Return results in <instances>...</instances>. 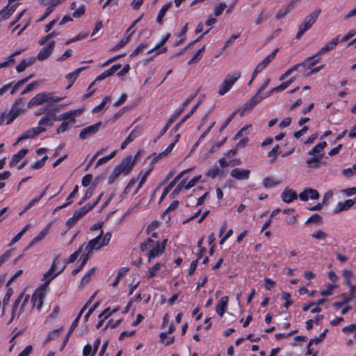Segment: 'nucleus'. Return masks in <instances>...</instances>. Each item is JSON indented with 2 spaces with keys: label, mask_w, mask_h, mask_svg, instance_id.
Here are the masks:
<instances>
[{
  "label": "nucleus",
  "mask_w": 356,
  "mask_h": 356,
  "mask_svg": "<svg viewBox=\"0 0 356 356\" xmlns=\"http://www.w3.org/2000/svg\"><path fill=\"white\" fill-rule=\"evenodd\" d=\"M64 99V97H58L52 92H42L34 96L29 102L28 106L42 105L44 103H56Z\"/></svg>",
  "instance_id": "obj_1"
},
{
  "label": "nucleus",
  "mask_w": 356,
  "mask_h": 356,
  "mask_svg": "<svg viewBox=\"0 0 356 356\" xmlns=\"http://www.w3.org/2000/svg\"><path fill=\"white\" fill-rule=\"evenodd\" d=\"M111 238L110 232L106 233L103 235V231L101 230L100 234L95 238L90 240L86 247V250L90 253L93 250H99L101 248L107 245Z\"/></svg>",
  "instance_id": "obj_2"
},
{
  "label": "nucleus",
  "mask_w": 356,
  "mask_h": 356,
  "mask_svg": "<svg viewBox=\"0 0 356 356\" xmlns=\"http://www.w3.org/2000/svg\"><path fill=\"white\" fill-rule=\"evenodd\" d=\"M277 92L280 91L278 90V87L277 86L271 88L268 92L266 93H262L261 95L255 94L252 98H250L243 105L242 111L241 113H240L241 115L243 116L247 111L251 110L255 105L259 104L261 100L273 95L274 92Z\"/></svg>",
  "instance_id": "obj_3"
},
{
  "label": "nucleus",
  "mask_w": 356,
  "mask_h": 356,
  "mask_svg": "<svg viewBox=\"0 0 356 356\" xmlns=\"http://www.w3.org/2000/svg\"><path fill=\"white\" fill-rule=\"evenodd\" d=\"M320 13L321 10H316L304 19L303 22L299 26L296 39L299 40L304 33L312 26L316 22Z\"/></svg>",
  "instance_id": "obj_4"
},
{
  "label": "nucleus",
  "mask_w": 356,
  "mask_h": 356,
  "mask_svg": "<svg viewBox=\"0 0 356 356\" xmlns=\"http://www.w3.org/2000/svg\"><path fill=\"white\" fill-rule=\"evenodd\" d=\"M241 72H236L234 74H230L226 76L224 81L219 86L218 95H223L227 93L235 83V82L240 78Z\"/></svg>",
  "instance_id": "obj_5"
},
{
  "label": "nucleus",
  "mask_w": 356,
  "mask_h": 356,
  "mask_svg": "<svg viewBox=\"0 0 356 356\" xmlns=\"http://www.w3.org/2000/svg\"><path fill=\"white\" fill-rule=\"evenodd\" d=\"M136 160V156L135 157H133L132 156H128L124 158L122 162L118 165H117L116 168L120 170V172L122 174L124 173L127 175L134 168Z\"/></svg>",
  "instance_id": "obj_6"
},
{
  "label": "nucleus",
  "mask_w": 356,
  "mask_h": 356,
  "mask_svg": "<svg viewBox=\"0 0 356 356\" xmlns=\"http://www.w3.org/2000/svg\"><path fill=\"white\" fill-rule=\"evenodd\" d=\"M82 113L81 109L78 110H71L70 111L63 113L58 116H56L57 121H63L65 123L74 124L76 122L75 117L80 115Z\"/></svg>",
  "instance_id": "obj_7"
},
{
  "label": "nucleus",
  "mask_w": 356,
  "mask_h": 356,
  "mask_svg": "<svg viewBox=\"0 0 356 356\" xmlns=\"http://www.w3.org/2000/svg\"><path fill=\"white\" fill-rule=\"evenodd\" d=\"M102 123L101 122L95 124L88 126L83 128L79 133V138L81 140H85L88 137L96 134L101 128Z\"/></svg>",
  "instance_id": "obj_8"
},
{
  "label": "nucleus",
  "mask_w": 356,
  "mask_h": 356,
  "mask_svg": "<svg viewBox=\"0 0 356 356\" xmlns=\"http://www.w3.org/2000/svg\"><path fill=\"white\" fill-rule=\"evenodd\" d=\"M46 131V129L44 127H38L35 128H31L28 129L25 133L19 136L16 142V143H19L21 140L28 139V138H32L38 134H40L42 132H44Z\"/></svg>",
  "instance_id": "obj_9"
},
{
  "label": "nucleus",
  "mask_w": 356,
  "mask_h": 356,
  "mask_svg": "<svg viewBox=\"0 0 356 356\" xmlns=\"http://www.w3.org/2000/svg\"><path fill=\"white\" fill-rule=\"evenodd\" d=\"M121 67V65L120 64H115L114 65H113L111 68H109L108 70L104 71L102 74H101L100 75H99L96 79L95 80L92 82L90 85V86L88 87V90H89L92 86L97 81H102L104 80V79L108 77V76H112L116 71H118L120 68Z\"/></svg>",
  "instance_id": "obj_10"
},
{
  "label": "nucleus",
  "mask_w": 356,
  "mask_h": 356,
  "mask_svg": "<svg viewBox=\"0 0 356 356\" xmlns=\"http://www.w3.org/2000/svg\"><path fill=\"white\" fill-rule=\"evenodd\" d=\"M197 92L192 95L189 97L185 102H184L175 111L174 114L169 119L170 123H173L177 118L180 115V114L185 110V108L188 106V104L191 102V101L196 97Z\"/></svg>",
  "instance_id": "obj_11"
},
{
  "label": "nucleus",
  "mask_w": 356,
  "mask_h": 356,
  "mask_svg": "<svg viewBox=\"0 0 356 356\" xmlns=\"http://www.w3.org/2000/svg\"><path fill=\"white\" fill-rule=\"evenodd\" d=\"M55 47V41L51 40L48 42L47 46L42 48L39 51L37 59L39 60H44L47 59L52 53Z\"/></svg>",
  "instance_id": "obj_12"
},
{
  "label": "nucleus",
  "mask_w": 356,
  "mask_h": 356,
  "mask_svg": "<svg viewBox=\"0 0 356 356\" xmlns=\"http://www.w3.org/2000/svg\"><path fill=\"white\" fill-rule=\"evenodd\" d=\"M319 197L318 192L313 188H307L299 194V197L302 201H307L309 198L318 200Z\"/></svg>",
  "instance_id": "obj_13"
},
{
  "label": "nucleus",
  "mask_w": 356,
  "mask_h": 356,
  "mask_svg": "<svg viewBox=\"0 0 356 356\" xmlns=\"http://www.w3.org/2000/svg\"><path fill=\"white\" fill-rule=\"evenodd\" d=\"M339 42V35L332 38L330 42L326 43L320 50L316 53V56L324 54L328 51L333 50Z\"/></svg>",
  "instance_id": "obj_14"
},
{
  "label": "nucleus",
  "mask_w": 356,
  "mask_h": 356,
  "mask_svg": "<svg viewBox=\"0 0 356 356\" xmlns=\"http://www.w3.org/2000/svg\"><path fill=\"white\" fill-rule=\"evenodd\" d=\"M299 195L297 193L289 188H286L281 194L282 200L285 203H290L296 200Z\"/></svg>",
  "instance_id": "obj_15"
},
{
  "label": "nucleus",
  "mask_w": 356,
  "mask_h": 356,
  "mask_svg": "<svg viewBox=\"0 0 356 356\" xmlns=\"http://www.w3.org/2000/svg\"><path fill=\"white\" fill-rule=\"evenodd\" d=\"M250 171L243 168H234L231 171V176L238 180L248 179L250 177Z\"/></svg>",
  "instance_id": "obj_16"
},
{
  "label": "nucleus",
  "mask_w": 356,
  "mask_h": 356,
  "mask_svg": "<svg viewBox=\"0 0 356 356\" xmlns=\"http://www.w3.org/2000/svg\"><path fill=\"white\" fill-rule=\"evenodd\" d=\"M54 121H57L55 113L53 112H48L40 120L38 124L42 127H51Z\"/></svg>",
  "instance_id": "obj_17"
},
{
  "label": "nucleus",
  "mask_w": 356,
  "mask_h": 356,
  "mask_svg": "<svg viewBox=\"0 0 356 356\" xmlns=\"http://www.w3.org/2000/svg\"><path fill=\"white\" fill-rule=\"evenodd\" d=\"M44 297V293L42 290L35 291L31 299L33 307H36L38 309H40L43 304Z\"/></svg>",
  "instance_id": "obj_18"
},
{
  "label": "nucleus",
  "mask_w": 356,
  "mask_h": 356,
  "mask_svg": "<svg viewBox=\"0 0 356 356\" xmlns=\"http://www.w3.org/2000/svg\"><path fill=\"white\" fill-rule=\"evenodd\" d=\"M163 252V247H160L159 241H156L154 245L147 253L148 262H150L153 258L161 255Z\"/></svg>",
  "instance_id": "obj_19"
},
{
  "label": "nucleus",
  "mask_w": 356,
  "mask_h": 356,
  "mask_svg": "<svg viewBox=\"0 0 356 356\" xmlns=\"http://www.w3.org/2000/svg\"><path fill=\"white\" fill-rule=\"evenodd\" d=\"M356 203V197L354 198V200H347L343 202H339L337 205V207L334 209V213H340L343 211H346L349 209L351 207L354 205V204Z\"/></svg>",
  "instance_id": "obj_20"
},
{
  "label": "nucleus",
  "mask_w": 356,
  "mask_h": 356,
  "mask_svg": "<svg viewBox=\"0 0 356 356\" xmlns=\"http://www.w3.org/2000/svg\"><path fill=\"white\" fill-rule=\"evenodd\" d=\"M190 170H184L177 175L174 179L164 188L160 201H162L163 198L168 195L170 191L175 186V185L179 181L184 174Z\"/></svg>",
  "instance_id": "obj_21"
},
{
  "label": "nucleus",
  "mask_w": 356,
  "mask_h": 356,
  "mask_svg": "<svg viewBox=\"0 0 356 356\" xmlns=\"http://www.w3.org/2000/svg\"><path fill=\"white\" fill-rule=\"evenodd\" d=\"M228 300L229 298L227 296H223L218 302L216 307V312L219 316H222L225 314V309L228 305Z\"/></svg>",
  "instance_id": "obj_22"
},
{
  "label": "nucleus",
  "mask_w": 356,
  "mask_h": 356,
  "mask_svg": "<svg viewBox=\"0 0 356 356\" xmlns=\"http://www.w3.org/2000/svg\"><path fill=\"white\" fill-rule=\"evenodd\" d=\"M278 51L279 49L277 48L275 49L270 54L262 60L257 67L261 71L275 58Z\"/></svg>",
  "instance_id": "obj_23"
},
{
  "label": "nucleus",
  "mask_w": 356,
  "mask_h": 356,
  "mask_svg": "<svg viewBox=\"0 0 356 356\" xmlns=\"http://www.w3.org/2000/svg\"><path fill=\"white\" fill-rule=\"evenodd\" d=\"M327 146V143L325 141L321 142L318 143L315 147H314L309 152L308 154L309 155H315V154H319L321 158L323 155V150L325 147Z\"/></svg>",
  "instance_id": "obj_24"
},
{
  "label": "nucleus",
  "mask_w": 356,
  "mask_h": 356,
  "mask_svg": "<svg viewBox=\"0 0 356 356\" xmlns=\"http://www.w3.org/2000/svg\"><path fill=\"white\" fill-rule=\"evenodd\" d=\"M65 268L63 266L60 270L56 273L52 272L50 269H49L43 275V280L44 281V285L47 286L49 282L58 275H59Z\"/></svg>",
  "instance_id": "obj_25"
},
{
  "label": "nucleus",
  "mask_w": 356,
  "mask_h": 356,
  "mask_svg": "<svg viewBox=\"0 0 356 356\" xmlns=\"http://www.w3.org/2000/svg\"><path fill=\"white\" fill-rule=\"evenodd\" d=\"M311 158L306 160V163L310 168H318L321 166V156L319 154L312 155Z\"/></svg>",
  "instance_id": "obj_26"
},
{
  "label": "nucleus",
  "mask_w": 356,
  "mask_h": 356,
  "mask_svg": "<svg viewBox=\"0 0 356 356\" xmlns=\"http://www.w3.org/2000/svg\"><path fill=\"white\" fill-rule=\"evenodd\" d=\"M81 315H82V311H80L78 316H76V318L72 322V323L70 326V328L65 337V339H64L63 343V347H64L67 344L72 332L75 329V327L77 326Z\"/></svg>",
  "instance_id": "obj_27"
},
{
  "label": "nucleus",
  "mask_w": 356,
  "mask_h": 356,
  "mask_svg": "<svg viewBox=\"0 0 356 356\" xmlns=\"http://www.w3.org/2000/svg\"><path fill=\"white\" fill-rule=\"evenodd\" d=\"M28 149H22L17 154H14L12 157V159L10 162V166H14L17 163L19 162L21 159H22L25 155L27 154Z\"/></svg>",
  "instance_id": "obj_28"
},
{
  "label": "nucleus",
  "mask_w": 356,
  "mask_h": 356,
  "mask_svg": "<svg viewBox=\"0 0 356 356\" xmlns=\"http://www.w3.org/2000/svg\"><path fill=\"white\" fill-rule=\"evenodd\" d=\"M225 172L224 170L218 167H215L208 170L207 172L206 173V175L207 177L214 179L217 176L223 177L225 176Z\"/></svg>",
  "instance_id": "obj_29"
},
{
  "label": "nucleus",
  "mask_w": 356,
  "mask_h": 356,
  "mask_svg": "<svg viewBox=\"0 0 356 356\" xmlns=\"http://www.w3.org/2000/svg\"><path fill=\"white\" fill-rule=\"evenodd\" d=\"M172 3L170 1L163 6L156 17V22L159 24H162L163 18L165 16L166 12L172 7Z\"/></svg>",
  "instance_id": "obj_30"
},
{
  "label": "nucleus",
  "mask_w": 356,
  "mask_h": 356,
  "mask_svg": "<svg viewBox=\"0 0 356 356\" xmlns=\"http://www.w3.org/2000/svg\"><path fill=\"white\" fill-rule=\"evenodd\" d=\"M91 209L92 207H90V204H86L83 207L79 208L74 212V217H76L78 219H79Z\"/></svg>",
  "instance_id": "obj_31"
},
{
  "label": "nucleus",
  "mask_w": 356,
  "mask_h": 356,
  "mask_svg": "<svg viewBox=\"0 0 356 356\" xmlns=\"http://www.w3.org/2000/svg\"><path fill=\"white\" fill-rule=\"evenodd\" d=\"M281 181L273 177H266L263 180V185L265 188H273L280 184Z\"/></svg>",
  "instance_id": "obj_32"
},
{
  "label": "nucleus",
  "mask_w": 356,
  "mask_h": 356,
  "mask_svg": "<svg viewBox=\"0 0 356 356\" xmlns=\"http://www.w3.org/2000/svg\"><path fill=\"white\" fill-rule=\"evenodd\" d=\"M86 67H80V68H78L76 69L74 72H72V73H70L68 74L67 76H66V78L70 81V84L68 86L67 88H69L72 84L75 81L76 79L77 78L79 72L84 70Z\"/></svg>",
  "instance_id": "obj_33"
},
{
  "label": "nucleus",
  "mask_w": 356,
  "mask_h": 356,
  "mask_svg": "<svg viewBox=\"0 0 356 356\" xmlns=\"http://www.w3.org/2000/svg\"><path fill=\"white\" fill-rule=\"evenodd\" d=\"M49 232V226L45 227L31 242L30 245L43 239Z\"/></svg>",
  "instance_id": "obj_34"
},
{
  "label": "nucleus",
  "mask_w": 356,
  "mask_h": 356,
  "mask_svg": "<svg viewBox=\"0 0 356 356\" xmlns=\"http://www.w3.org/2000/svg\"><path fill=\"white\" fill-rule=\"evenodd\" d=\"M95 268H90L82 277L81 280V284L85 285L88 284L90 281L91 277L95 275Z\"/></svg>",
  "instance_id": "obj_35"
},
{
  "label": "nucleus",
  "mask_w": 356,
  "mask_h": 356,
  "mask_svg": "<svg viewBox=\"0 0 356 356\" xmlns=\"http://www.w3.org/2000/svg\"><path fill=\"white\" fill-rule=\"evenodd\" d=\"M23 298H24V293H22L17 297V298L15 300V302H14V304L13 305V307H12V316H11V318H10L9 323L12 322L13 320L14 319L15 314V312H16L17 309L18 307V305H19V303L22 301Z\"/></svg>",
  "instance_id": "obj_36"
},
{
  "label": "nucleus",
  "mask_w": 356,
  "mask_h": 356,
  "mask_svg": "<svg viewBox=\"0 0 356 356\" xmlns=\"http://www.w3.org/2000/svg\"><path fill=\"white\" fill-rule=\"evenodd\" d=\"M163 266V264L161 263H156V264H154L152 267H151L149 269L147 277L152 278L154 277L156 275L157 272Z\"/></svg>",
  "instance_id": "obj_37"
},
{
  "label": "nucleus",
  "mask_w": 356,
  "mask_h": 356,
  "mask_svg": "<svg viewBox=\"0 0 356 356\" xmlns=\"http://www.w3.org/2000/svg\"><path fill=\"white\" fill-rule=\"evenodd\" d=\"M116 154V152L115 151H113V152H111L108 156H104L102 158H100L96 163L95 164V168H98L99 166L106 163V162H108L109 160H111V159H113L115 155Z\"/></svg>",
  "instance_id": "obj_38"
},
{
  "label": "nucleus",
  "mask_w": 356,
  "mask_h": 356,
  "mask_svg": "<svg viewBox=\"0 0 356 356\" xmlns=\"http://www.w3.org/2000/svg\"><path fill=\"white\" fill-rule=\"evenodd\" d=\"M142 133V129L140 127H136L130 133L129 136L126 138L127 141L129 143L134 140L138 136H139Z\"/></svg>",
  "instance_id": "obj_39"
},
{
  "label": "nucleus",
  "mask_w": 356,
  "mask_h": 356,
  "mask_svg": "<svg viewBox=\"0 0 356 356\" xmlns=\"http://www.w3.org/2000/svg\"><path fill=\"white\" fill-rule=\"evenodd\" d=\"M32 77V75L26 77V78H24L19 81H17L15 85L12 88V90L10 91V93L12 95L15 94L17 90L22 87L25 83H26Z\"/></svg>",
  "instance_id": "obj_40"
},
{
  "label": "nucleus",
  "mask_w": 356,
  "mask_h": 356,
  "mask_svg": "<svg viewBox=\"0 0 356 356\" xmlns=\"http://www.w3.org/2000/svg\"><path fill=\"white\" fill-rule=\"evenodd\" d=\"M63 328L60 327L59 329L54 330L49 333L47 335V337L45 340V343H48L52 340H54L55 339L58 338L60 335V332L62 331Z\"/></svg>",
  "instance_id": "obj_41"
},
{
  "label": "nucleus",
  "mask_w": 356,
  "mask_h": 356,
  "mask_svg": "<svg viewBox=\"0 0 356 356\" xmlns=\"http://www.w3.org/2000/svg\"><path fill=\"white\" fill-rule=\"evenodd\" d=\"M309 60H310V58H306L302 63L296 64V65H293V67H291V68H289V70L291 71V73H293L294 71L301 72L302 70H305L306 65H307V62L309 61Z\"/></svg>",
  "instance_id": "obj_42"
},
{
  "label": "nucleus",
  "mask_w": 356,
  "mask_h": 356,
  "mask_svg": "<svg viewBox=\"0 0 356 356\" xmlns=\"http://www.w3.org/2000/svg\"><path fill=\"white\" fill-rule=\"evenodd\" d=\"M280 146L279 145H276L273 147V148L268 153V156L271 158L270 162L273 163L277 159V156L279 153Z\"/></svg>",
  "instance_id": "obj_43"
},
{
  "label": "nucleus",
  "mask_w": 356,
  "mask_h": 356,
  "mask_svg": "<svg viewBox=\"0 0 356 356\" xmlns=\"http://www.w3.org/2000/svg\"><path fill=\"white\" fill-rule=\"evenodd\" d=\"M133 33H131L127 37L124 38H122L119 43H118L115 47H113L112 49H111V51H115L118 49H120V48H122V47H124L129 40L130 38H131V35H132Z\"/></svg>",
  "instance_id": "obj_44"
},
{
  "label": "nucleus",
  "mask_w": 356,
  "mask_h": 356,
  "mask_svg": "<svg viewBox=\"0 0 356 356\" xmlns=\"http://www.w3.org/2000/svg\"><path fill=\"white\" fill-rule=\"evenodd\" d=\"M65 0H42V3L46 6H48V7H52V10H54V8L64 2Z\"/></svg>",
  "instance_id": "obj_45"
},
{
  "label": "nucleus",
  "mask_w": 356,
  "mask_h": 356,
  "mask_svg": "<svg viewBox=\"0 0 356 356\" xmlns=\"http://www.w3.org/2000/svg\"><path fill=\"white\" fill-rule=\"evenodd\" d=\"M13 291L11 288L8 289L6 293L5 294L3 299V311L4 312L6 307L8 305L10 298L11 296L13 295Z\"/></svg>",
  "instance_id": "obj_46"
},
{
  "label": "nucleus",
  "mask_w": 356,
  "mask_h": 356,
  "mask_svg": "<svg viewBox=\"0 0 356 356\" xmlns=\"http://www.w3.org/2000/svg\"><path fill=\"white\" fill-rule=\"evenodd\" d=\"M156 241H153L152 238H148L145 241L140 244V250L142 251H145L149 248H152V246L154 245Z\"/></svg>",
  "instance_id": "obj_47"
},
{
  "label": "nucleus",
  "mask_w": 356,
  "mask_h": 356,
  "mask_svg": "<svg viewBox=\"0 0 356 356\" xmlns=\"http://www.w3.org/2000/svg\"><path fill=\"white\" fill-rule=\"evenodd\" d=\"M319 56L314 55L313 56L308 57L307 58H310L309 61L307 62L306 66H307V70H311L312 67L319 62L320 58Z\"/></svg>",
  "instance_id": "obj_48"
},
{
  "label": "nucleus",
  "mask_w": 356,
  "mask_h": 356,
  "mask_svg": "<svg viewBox=\"0 0 356 356\" xmlns=\"http://www.w3.org/2000/svg\"><path fill=\"white\" fill-rule=\"evenodd\" d=\"M95 184L93 183L92 186L87 189L83 197L82 200L79 202V204L81 205L85 202L86 200L90 198L93 194L94 188H95Z\"/></svg>",
  "instance_id": "obj_49"
},
{
  "label": "nucleus",
  "mask_w": 356,
  "mask_h": 356,
  "mask_svg": "<svg viewBox=\"0 0 356 356\" xmlns=\"http://www.w3.org/2000/svg\"><path fill=\"white\" fill-rule=\"evenodd\" d=\"M170 37V33L166 34L158 44H156L154 48L149 49L147 51V54H152L154 51H155L156 50L159 49L161 47H162L167 42V40L169 39Z\"/></svg>",
  "instance_id": "obj_50"
},
{
  "label": "nucleus",
  "mask_w": 356,
  "mask_h": 356,
  "mask_svg": "<svg viewBox=\"0 0 356 356\" xmlns=\"http://www.w3.org/2000/svg\"><path fill=\"white\" fill-rule=\"evenodd\" d=\"M186 185V179H183L174 189L172 193H171L170 196L174 198L175 196L179 194L183 188H184V186Z\"/></svg>",
  "instance_id": "obj_51"
},
{
  "label": "nucleus",
  "mask_w": 356,
  "mask_h": 356,
  "mask_svg": "<svg viewBox=\"0 0 356 356\" xmlns=\"http://www.w3.org/2000/svg\"><path fill=\"white\" fill-rule=\"evenodd\" d=\"M110 99H111V97H108V96L105 97L102 99V102H101L99 105L96 106L93 108L92 111H93L94 113H98V112H99L100 111H102V110L104 108V107L105 106V105L106 104V103H107L108 101H110Z\"/></svg>",
  "instance_id": "obj_52"
},
{
  "label": "nucleus",
  "mask_w": 356,
  "mask_h": 356,
  "mask_svg": "<svg viewBox=\"0 0 356 356\" xmlns=\"http://www.w3.org/2000/svg\"><path fill=\"white\" fill-rule=\"evenodd\" d=\"M242 111V108L240 109V111L241 112ZM239 111V110H236L234 111L233 113H232L229 117L227 118V120H225V122L223 123V124L221 126V127L220 128V131L221 132L229 123L230 122L233 120V118H234V116L236 115V113Z\"/></svg>",
  "instance_id": "obj_53"
},
{
  "label": "nucleus",
  "mask_w": 356,
  "mask_h": 356,
  "mask_svg": "<svg viewBox=\"0 0 356 356\" xmlns=\"http://www.w3.org/2000/svg\"><path fill=\"white\" fill-rule=\"evenodd\" d=\"M8 4L0 10V22L8 19L12 15L8 12Z\"/></svg>",
  "instance_id": "obj_54"
},
{
  "label": "nucleus",
  "mask_w": 356,
  "mask_h": 356,
  "mask_svg": "<svg viewBox=\"0 0 356 356\" xmlns=\"http://www.w3.org/2000/svg\"><path fill=\"white\" fill-rule=\"evenodd\" d=\"M18 115V111H15L13 108L10 110L9 113L8 114L6 118V124H10Z\"/></svg>",
  "instance_id": "obj_55"
},
{
  "label": "nucleus",
  "mask_w": 356,
  "mask_h": 356,
  "mask_svg": "<svg viewBox=\"0 0 356 356\" xmlns=\"http://www.w3.org/2000/svg\"><path fill=\"white\" fill-rule=\"evenodd\" d=\"M327 234L322 231V230H318L313 234H312V237L318 239V240H325L327 238Z\"/></svg>",
  "instance_id": "obj_56"
},
{
  "label": "nucleus",
  "mask_w": 356,
  "mask_h": 356,
  "mask_svg": "<svg viewBox=\"0 0 356 356\" xmlns=\"http://www.w3.org/2000/svg\"><path fill=\"white\" fill-rule=\"evenodd\" d=\"M291 6L289 5L287 7L284 8H282V9H280L276 16H275V18L277 19H280L282 18H283L291 10Z\"/></svg>",
  "instance_id": "obj_57"
},
{
  "label": "nucleus",
  "mask_w": 356,
  "mask_h": 356,
  "mask_svg": "<svg viewBox=\"0 0 356 356\" xmlns=\"http://www.w3.org/2000/svg\"><path fill=\"white\" fill-rule=\"evenodd\" d=\"M122 173L120 172V170H118L116 167L113 170L112 174L108 177V182L109 184H113L115 180L121 175Z\"/></svg>",
  "instance_id": "obj_58"
},
{
  "label": "nucleus",
  "mask_w": 356,
  "mask_h": 356,
  "mask_svg": "<svg viewBox=\"0 0 356 356\" xmlns=\"http://www.w3.org/2000/svg\"><path fill=\"white\" fill-rule=\"evenodd\" d=\"M172 150L170 148H166L163 152L159 154L156 156L154 157L152 159L153 163H156L159 161L165 156H167Z\"/></svg>",
  "instance_id": "obj_59"
},
{
  "label": "nucleus",
  "mask_w": 356,
  "mask_h": 356,
  "mask_svg": "<svg viewBox=\"0 0 356 356\" xmlns=\"http://www.w3.org/2000/svg\"><path fill=\"white\" fill-rule=\"evenodd\" d=\"M227 6L225 3H220L214 8V14L216 17L222 15L223 10L226 8Z\"/></svg>",
  "instance_id": "obj_60"
},
{
  "label": "nucleus",
  "mask_w": 356,
  "mask_h": 356,
  "mask_svg": "<svg viewBox=\"0 0 356 356\" xmlns=\"http://www.w3.org/2000/svg\"><path fill=\"white\" fill-rule=\"evenodd\" d=\"M322 220V217L317 214H313L305 222V223H309V222H315V223H320Z\"/></svg>",
  "instance_id": "obj_61"
},
{
  "label": "nucleus",
  "mask_w": 356,
  "mask_h": 356,
  "mask_svg": "<svg viewBox=\"0 0 356 356\" xmlns=\"http://www.w3.org/2000/svg\"><path fill=\"white\" fill-rule=\"evenodd\" d=\"M147 47V44L145 43H140L131 54L130 56H136L138 54L141 53L144 49Z\"/></svg>",
  "instance_id": "obj_62"
},
{
  "label": "nucleus",
  "mask_w": 356,
  "mask_h": 356,
  "mask_svg": "<svg viewBox=\"0 0 356 356\" xmlns=\"http://www.w3.org/2000/svg\"><path fill=\"white\" fill-rule=\"evenodd\" d=\"M82 248H83V245H81L78 250H76L73 254H72L69 257L67 263H73V262H74L76 260V259L78 258V257L79 256V254H80V253L81 252Z\"/></svg>",
  "instance_id": "obj_63"
},
{
  "label": "nucleus",
  "mask_w": 356,
  "mask_h": 356,
  "mask_svg": "<svg viewBox=\"0 0 356 356\" xmlns=\"http://www.w3.org/2000/svg\"><path fill=\"white\" fill-rule=\"evenodd\" d=\"M92 175L88 174L82 178L81 184L83 186L86 187L92 182Z\"/></svg>",
  "instance_id": "obj_64"
}]
</instances>
